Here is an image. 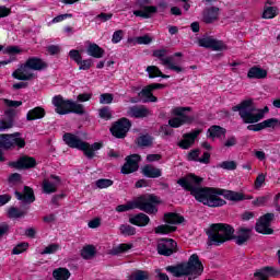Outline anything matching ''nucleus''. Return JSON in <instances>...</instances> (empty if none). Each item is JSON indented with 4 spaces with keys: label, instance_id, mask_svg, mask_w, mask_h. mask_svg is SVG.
Segmentation results:
<instances>
[{
    "label": "nucleus",
    "instance_id": "f257e3e1",
    "mask_svg": "<svg viewBox=\"0 0 280 280\" xmlns=\"http://www.w3.org/2000/svg\"><path fill=\"white\" fill-rule=\"evenodd\" d=\"M203 180L205 179L202 177L190 174L186 177L179 178L177 180V185L183 187L185 191H190V196H194L197 202H201L207 207H224V205H226V200H230L231 202H242V200H246V196H244L242 192L211 187H201L200 185ZM218 196H223L225 200Z\"/></svg>",
    "mask_w": 280,
    "mask_h": 280
},
{
    "label": "nucleus",
    "instance_id": "f03ea898",
    "mask_svg": "<svg viewBox=\"0 0 280 280\" xmlns=\"http://www.w3.org/2000/svg\"><path fill=\"white\" fill-rule=\"evenodd\" d=\"M250 233L253 229L240 228L237 230V235H235V229L226 223H213L206 231L208 235V246H222L225 242L235 241L237 246H244L248 240H250Z\"/></svg>",
    "mask_w": 280,
    "mask_h": 280
},
{
    "label": "nucleus",
    "instance_id": "7ed1b4c3",
    "mask_svg": "<svg viewBox=\"0 0 280 280\" xmlns=\"http://www.w3.org/2000/svg\"><path fill=\"white\" fill-rule=\"evenodd\" d=\"M165 270L173 275V277H188L186 280H195L205 272V266H202L198 254H192L188 261L177 264L176 266H167Z\"/></svg>",
    "mask_w": 280,
    "mask_h": 280
},
{
    "label": "nucleus",
    "instance_id": "20e7f679",
    "mask_svg": "<svg viewBox=\"0 0 280 280\" xmlns=\"http://www.w3.org/2000/svg\"><path fill=\"white\" fill-rule=\"evenodd\" d=\"M155 205H161V198L156 195H144L137 199L135 202H128L127 205H120L116 207L118 213L131 211V209H140L144 213L155 214L159 213V209Z\"/></svg>",
    "mask_w": 280,
    "mask_h": 280
},
{
    "label": "nucleus",
    "instance_id": "39448f33",
    "mask_svg": "<svg viewBox=\"0 0 280 280\" xmlns=\"http://www.w3.org/2000/svg\"><path fill=\"white\" fill-rule=\"evenodd\" d=\"M232 110L238 113L244 124H257V121H261L264 117V110L257 109L253 98L241 102V104L232 107Z\"/></svg>",
    "mask_w": 280,
    "mask_h": 280
},
{
    "label": "nucleus",
    "instance_id": "423d86ee",
    "mask_svg": "<svg viewBox=\"0 0 280 280\" xmlns=\"http://www.w3.org/2000/svg\"><path fill=\"white\" fill-rule=\"evenodd\" d=\"M25 138L21 132L2 133L0 135V148L3 150H11V148H24Z\"/></svg>",
    "mask_w": 280,
    "mask_h": 280
},
{
    "label": "nucleus",
    "instance_id": "0eeeda50",
    "mask_svg": "<svg viewBox=\"0 0 280 280\" xmlns=\"http://www.w3.org/2000/svg\"><path fill=\"white\" fill-rule=\"evenodd\" d=\"M191 110V107H175L173 108V115L177 117L171 118L168 120L170 128H180L185 124H191L194 117L185 115V113Z\"/></svg>",
    "mask_w": 280,
    "mask_h": 280
},
{
    "label": "nucleus",
    "instance_id": "6e6552de",
    "mask_svg": "<svg viewBox=\"0 0 280 280\" xmlns=\"http://www.w3.org/2000/svg\"><path fill=\"white\" fill-rule=\"evenodd\" d=\"M198 45L205 49H212V51H225V49H229L224 42L215 39L213 36L209 35H203L201 38H199Z\"/></svg>",
    "mask_w": 280,
    "mask_h": 280
},
{
    "label": "nucleus",
    "instance_id": "1a4fd4ad",
    "mask_svg": "<svg viewBox=\"0 0 280 280\" xmlns=\"http://www.w3.org/2000/svg\"><path fill=\"white\" fill-rule=\"evenodd\" d=\"M130 128H132V122L128 118H120L118 121L114 122L110 128L113 137L116 139H126Z\"/></svg>",
    "mask_w": 280,
    "mask_h": 280
},
{
    "label": "nucleus",
    "instance_id": "9d476101",
    "mask_svg": "<svg viewBox=\"0 0 280 280\" xmlns=\"http://www.w3.org/2000/svg\"><path fill=\"white\" fill-rule=\"evenodd\" d=\"M178 252V244L172 238H160L158 241V253L164 257H171Z\"/></svg>",
    "mask_w": 280,
    "mask_h": 280
},
{
    "label": "nucleus",
    "instance_id": "9b49d317",
    "mask_svg": "<svg viewBox=\"0 0 280 280\" xmlns=\"http://www.w3.org/2000/svg\"><path fill=\"white\" fill-rule=\"evenodd\" d=\"M272 220H275V213H266L260 217L256 222L255 231L262 235H272V233H275V230L270 228V222H272Z\"/></svg>",
    "mask_w": 280,
    "mask_h": 280
},
{
    "label": "nucleus",
    "instance_id": "f8f14e48",
    "mask_svg": "<svg viewBox=\"0 0 280 280\" xmlns=\"http://www.w3.org/2000/svg\"><path fill=\"white\" fill-rule=\"evenodd\" d=\"M149 3V0H137L136 5H138L140 10L133 11L135 16H140V19H151L152 14H156V7H148Z\"/></svg>",
    "mask_w": 280,
    "mask_h": 280
},
{
    "label": "nucleus",
    "instance_id": "ddd939ff",
    "mask_svg": "<svg viewBox=\"0 0 280 280\" xmlns=\"http://www.w3.org/2000/svg\"><path fill=\"white\" fill-rule=\"evenodd\" d=\"M71 100H65L62 95H56L52 97V105L55 106V113H57V115L71 114Z\"/></svg>",
    "mask_w": 280,
    "mask_h": 280
},
{
    "label": "nucleus",
    "instance_id": "4468645a",
    "mask_svg": "<svg viewBox=\"0 0 280 280\" xmlns=\"http://www.w3.org/2000/svg\"><path fill=\"white\" fill-rule=\"evenodd\" d=\"M66 145H68V148H73L75 150H81L83 152V150H86V148H89V142H84L82 141V139H80V137L71 133V132H66L62 137Z\"/></svg>",
    "mask_w": 280,
    "mask_h": 280
},
{
    "label": "nucleus",
    "instance_id": "2eb2a0df",
    "mask_svg": "<svg viewBox=\"0 0 280 280\" xmlns=\"http://www.w3.org/2000/svg\"><path fill=\"white\" fill-rule=\"evenodd\" d=\"M12 78H14V80L27 82L30 80H34L36 75L34 74V72H32L30 66H27V63L25 62L20 65L18 69L12 72Z\"/></svg>",
    "mask_w": 280,
    "mask_h": 280
},
{
    "label": "nucleus",
    "instance_id": "dca6fc26",
    "mask_svg": "<svg viewBox=\"0 0 280 280\" xmlns=\"http://www.w3.org/2000/svg\"><path fill=\"white\" fill-rule=\"evenodd\" d=\"M156 89H165L164 84L161 83H152L143 88L139 93V97H144L142 100L143 104H148V102H159L156 96L152 95V91H156Z\"/></svg>",
    "mask_w": 280,
    "mask_h": 280
},
{
    "label": "nucleus",
    "instance_id": "f3484780",
    "mask_svg": "<svg viewBox=\"0 0 280 280\" xmlns=\"http://www.w3.org/2000/svg\"><path fill=\"white\" fill-rule=\"evenodd\" d=\"M125 164L122 165L120 173L121 174H133L139 170V161H141V155L131 154L125 159Z\"/></svg>",
    "mask_w": 280,
    "mask_h": 280
},
{
    "label": "nucleus",
    "instance_id": "a211bd4d",
    "mask_svg": "<svg viewBox=\"0 0 280 280\" xmlns=\"http://www.w3.org/2000/svg\"><path fill=\"white\" fill-rule=\"evenodd\" d=\"M9 165L15 170H32L36 167L37 163L36 159L28 155H22L18 159V161L11 162Z\"/></svg>",
    "mask_w": 280,
    "mask_h": 280
},
{
    "label": "nucleus",
    "instance_id": "6ab92c4d",
    "mask_svg": "<svg viewBox=\"0 0 280 280\" xmlns=\"http://www.w3.org/2000/svg\"><path fill=\"white\" fill-rule=\"evenodd\" d=\"M19 115V110L14 108H8L4 110V116L7 118L3 120H0V132H3L5 130H10V128L14 127V117Z\"/></svg>",
    "mask_w": 280,
    "mask_h": 280
},
{
    "label": "nucleus",
    "instance_id": "aec40b11",
    "mask_svg": "<svg viewBox=\"0 0 280 280\" xmlns=\"http://www.w3.org/2000/svg\"><path fill=\"white\" fill-rule=\"evenodd\" d=\"M153 58H159L164 67H171L172 65H176V57H174V55L167 56V49L165 48L154 50Z\"/></svg>",
    "mask_w": 280,
    "mask_h": 280
},
{
    "label": "nucleus",
    "instance_id": "412c9836",
    "mask_svg": "<svg viewBox=\"0 0 280 280\" xmlns=\"http://www.w3.org/2000/svg\"><path fill=\"white\" fill-rule=\"evenodd\" d=\"M15 197L18 200H21L23 205H32L36 200V196H34V189L30 186H24L23 194L15 190Z\"/></svg>",
    "mask_w": 280,
    "mask_h": 280
},
{
    "label": "nucleus",
    "instance_id": "4be33fe9",
    "mask_svg": "<svg viewBox=\"0 0 280 280\" xmlns=\"http://www.w3.org/2000/svg\"><path fill=\"white\" fill-rule=\"evenodd\" d=\"M201 132H202V130L197 129L190 133H185L184 140L179 141L177 143V145L179 148H182V150H189V148H191L192 143L196 142V138L198 137V135H200Z\"/></svg>",
    "mask_w": 280,
    "mask_h": 280
},
{
    "label": "nucleus",
    "instance_id": "5701e85b",
    "mask_svg": "<svg viewBox=\"0 0 280 280\" xmlns=\"http://www.w3.org/2000/svg\"><path fill=\"white\" fill-rule=\"evenodd\" d=\"M50 178L55 182L51 183L47 179H44V182H43V191H44V194H56V191H58V186L61 183L60 177L56 176V175H50Z\"/></svg>",
    "mask_w": 280,
    "mask_h": 280
},
{
    "label": "nucleus",
    "instance_id": "b1692460",
    "mask_svg": "<svg viewBox=\"0 0 280 280\" xmlns=\"http://www.w3.org/2000/svg\"><path fill=\"white\" fill-rule=\"evenodd\" d=\"M127 115L129 117H135L136 119H143V117H149L150 109L145 106H131L129 107Z\"/></svg>",
    "mask_w": 280,
    "mask_h": 280
},
{
    "label": "nucleus",
    "instance_id": "393cba45",
    "mask_svg": "<svg viewBox=\"0 0 280 280\" xmlns=\"http://www.w3.org/2000/svg\"><path fill=\"white\" fill-rule=\"evenodd\" d=\"M26 66L31 68L32 71H43L47 69L48 65L43 59L38 57H30L25 61Z\"/></svg>",
    "mask_w": 280,
    "mask_h": 280
},
{
    "label": "nucleus",
    "instance_id": "a878e982",
    "mask_svg": "<svg viewBox=\"0 0 280 280\" xmlns=\"http://www.w3.org/2000/svg\"><path fill=\"white\" fill-rule=\"evenodd\" d=\"M218 16H220V8L210 7L203 11V23H215L218 21Z\"/></svg>",
    "mask_w": 280,
    "mask_h": 280
},
{
    "label": "nucleus",
    "instance_id": "bb28decb",
    "mask_svg": "<svg viewBox=\"0 0 280 280\" xmlns=\"http://www.w3.org/2000/svg\"><path fill=\"white\" fill-rule=\"evenodd\" d=\"M249 80H265L268 78V70L254 66L247 72Z\"/></svg>",
    "mask_w": 280,
    "mask_h": 280
},
{
    "label": "nucleus",
    "instance_id": "cd10ccee",
    "mask_svg": "<svg viewBox=\"0 0 280 280\" xmlns=\"http://www.w3.org/2000/svg\"><path fill=\"white\" fill-rule=\"evenodd\" d=\"M130 224H135V226H148L150 224V217L148 214L140 212L135 217L129 218Z\"/></svg>",
    "mask_w": 280,
    "mask_h": 280
},
{
    "label": "nucleus",
    "instance_id": "c85d7f7f",
    "mask_svg": "<svg viewBox=\"0 0 280 280\" xmlns=\"http://www.w3.org/2000/svg\"><path fill=\"white\" fill-rule=\"evenodd\" d=\"M142 174L147 178H161L162 176L161 168H156L150 164H147L142 167Z\"/></svg>",
    "mask_w": 280,
    "mask_h": 280
},
{
    "label": "nucleus",
    "instance_id": "c756f323",
    "mask_svg": "<svg viewBox=\"0 0 280 280\" xmlns=\"http://www.w3.org/2000/svg\"><path fill=\"white\" fill-rule=\"evenodd\" d=\"M224 135H226V129L218 125L211 126L207 131L208 139H220Z\"/></svg>",
    "mask_w": 280,
    "mask_h": 280
},
{
    "label": "nucleus",
    "instance_id": "7c9ffc66",
    "mask_svg": "<svg viewBox=\"0 0 280 280\" xmlns=\"http://www.w3.org/2000/svg\"><path fill=\"white\" fill-rule=\"evenodd\" d=\"M88 56H92V58H104V49L100 47V45L95 43H90L86 49Z\"/></svg>",
    "mask_w": 280,
    "mask_h": 280
},
{
    "label": "nucleus",
    "instance_id": "2f4dec72",
    "mask_svg": "<svg viewBox=\"0 0 280 280\" xmlns=\"http://www.w3.org/2000/svg\"><path fill=\"white\" fill-rule=\"evenodd\" d=\"M164 221L166 224H183L185 222V217L178 213L167 212L164 214Z\"/></svg>",
    "mask_w": 280,
    "mask_h": 280
},
{
    "label": "nucleus",
    "instance_id": "473e14b6",
    "mask_svg": "<svg viewBox=\"0 0 280 280\" xmlns=\"http://www.w3.org/2000/svg\"><path fill=\"white\" fill-rule=\"evenodd\" d=\"M43 117H45V108H43V107H35V108L31 109L26 115L27 121L43 119Z\"/></svg>",
    "mask_w": 280,
    "mask_h": 280
},
{
    "label": "nucleus",
    "instance_id": "72a5a7b5",
    "mask_svg": "<svg viewBox=\"0 0 280 280\" xmlns=\"http://www.w3.org/2000/svg\"><path fill=\"white\" fill-rule=\"evenodd\" d=\"M153 141H154V138H152V136L142 135L137 138L136 143L138 148H152Z\"/></svg>",
    "mask_w": 280,
    "mask_h": 280
},
{
    "label": "nucleus",
    "instance_id": "f704fd0d",
    "mask_svg": "<svg viewBox=\"0 0 280 280\" xmlns=\"http://www.w3.org/2000/svg\"><path fill=\"white\" fill-rule=\"evenodd\" d=\"M103 144L100 142H94L92 145L88 143L86 150H83L84 155L86 159H94L95 158V152L97 150H102Z\"/></svg>",
    "mask_w": 280,
    "mask_h": 280
},
{
    "label": "nucleus",
    "instance_id": "c9c22d12",
    "mask_svg": "<svg viewBox=\"0 0 280 280\" xmlns=\"http://www.w3.org/2000/svg\"><path fill=\"white\" fill-rule=\"evenodd\" d=\"M52 277L56 280H69V277H71V272L67 268H58L52 271Z\"/></svg>",
    "mask_w": 280,
    "mask_h": 280
},
{
    "label": "nucleus",
    "instance_id": "e433bc0d",
    "mask_svg": "<svg viewBox=\"0 0 280 280\" xmlns=\"http://www.w3.org/2000/svg\"><path fill=\"white\" fill-rule=\"evenodd\" d=\"M147 72L149 73L150 79L163 78L165 80V79L170 78V75L163 74V72H161V69H159V67H156V66L147 67Z\"/></svg>",
    "mask_w": 280,
    "mask_h": 280
},
{
    "label": "nucleus",
    "instance_id": "4c0bfd02",
    "mask_svg": "<svg viewBox=\"0 0 280 280\" xmlns=\"http://www.w3.org/2000/svg\"><path fill=\"white\" fill-rule=\"evenodd\" d=\"M132 248V245L129 244H119L117 246H114L112 249H109L108 255H121V253H126Z\"/></svg>",
    "mask_w": 280,
    "mask_h": 280
},
{
    "label": "nucleus",
    "instance_id": "58836bf2",
    "mask_svg": "<svg viewBox=\"0 0 280 280\" xmlns=\"http://www.w3.org/2000/svg\"><path fill=\"white\" fill-rule=\"evenodd\" d=\"M128 43H133V45H150V43H152V37H150V35H143L136 38H129Z\"/></svg>",
    "mask_w": 280,
    "mask_h": 280
},
{
    "label": "nucleus",
    "instance_id": "ea45409f",
    "mask_svg": "<svg viewBox=\"0 0 280 280\" xmlns=\"http://www.w3.org/2000/svg\"><path fill=\"white\" fill-rule=\"evenodd\" d=\"M148 279H150V273L143 270H136L128 277V280H148Z\"/></svg>",
    "mask_w": 280,
    "mask_h": 280
},
{
    "label": "nucleus",
    "instance_id": "a19ab883",
    "mask_svg": "<svg viewBox=\"0 0 280 280\" xmlns=\"http://www.w3.org/2000/svg\"><path fill=\"white\" fill-rule=\"evenodd\" d=\"M81 257L83 259H93V257H95V246L86 245L85 247H83V249L81 250Z\"/></svg>",
    "mask_w": 280,
    "mask_h": 280
},
{
    "label": "nucleus",
    "instance_id": "79ce46f5",
    "mask_svg": "<svg viewBox=\"0 0 280 280\" xmlns=\"http://www.w3.org/2000/svg\"><path fill=\"white\" fill-rule=\"evenodd\" d=\"M0 51H2V54H8L9 56H16L23 52L19 46H8L7 48H3V45H0Z\"/></svg>",
    "mask_w": 280,
    "mask_h": 280
},
{
    "label": "nucleus",
    "instance_id": "37998d69",
    "mask_svg": "<svg viewBox=\"0 0 280 280\" xmlns=\"http://www.w3.org/2000/svg\"><path fill=\"white\" fill-rule=\"evenodd\" d=\"M176 226H171L167 224H162L155 228V233L161 235H167V233H174Z\"/></svg>",
    "mask_w": 280,
    "mask_h": 280
},
{
    "label": "nucleus",
    "instance_id": "c03bdc74",
    "mask_svg": "<svg viewBox=\"0 0 280 280\" xmlns=\"http://www.w3.org/2000/svg\"><path fill=\"white\" fill-rule=\"evenodd\" d=\"M70 113H74V115H84L86 112L84 110V105L72 101L70 104Z\"/></svg>",
    "mask_w": 280,
    "mask_h": 280
},
{
    "label": "nucleus",
    "instance_id": "a18cd8bd",
    "mask_svg": "<svg viewBox=\"0 0 280 280\" xmlns=\"http://www.w3.org/2000/svg\"><path fill=\"white\" fill-rule=\"evenodd\" d=\"M98 116L101 117V119H105L106 121H108V119H113V112L110 110V107L105 106L98 109Z\"/></svg>",
    "mask_w": 280,
    "mask_h": 280
},
{
    "label": "nucleus",
    "instance_id": "49530a36",
    "mask_svg": "<svg viewBox=\"0 0 280 280\" xmlns=\"http://www.w3.org/2000/svg\"><path fill=\"white\" fill-rule=\"evenodd\" d=\"M277 16V8L276 7H265L262 12V19H275Z\"/></svg>",
    "mask_w": 280,
    "mask_h": 280
},
{
    "label": "nucleus",
    "instance_id": "de8ad7c7",
    "mask_svg": "<svg viewBox=\"0 0 280 280\" xmlns=\"http://www.w3.org/2000/svg\"><path fill=\"white\" fill-rule=\"evenodd\" d=\"M120 233L122 235H136L137 234V229L135 226L128 225V224H121L120 225Z\"/></svg>",
    "mask_w": 280,
    "mask_h": 280
},
{
    "label": "nucleus",
    "instance_id": "09e8293b",
    "mask_svg": "<svg viewBox=\"0 0 280 280\" xmlns=\"http://www.w3.org/2000/svg\"><path fill=\"white\" fill-rule=\"evenodd\" d=\"M60 249L59 244H50L47 247L44 248L43 252H40V255H54V253H57V250Z\"/></svg>",
    "mask_w": 280,
    "mask_h": 280
},
{
    "label": "nucleus",
    "instance_id": "8fccbe9b",
    "mask_svg": "<svg viewBox=\"0 0 280 280\" xmlns=\"http://www.w3.org/2000/svg\"><path fill=\"white\" fill-rule=\"evenodd\" d=\"M95 185L98 189H106L107 187H112L113 179L101 178L95 182Z\"/></svg>",
    "mask_w": 280,
    "mask_h": 280
},
{
    "label": "nucleus",
    "instance_id": "3c124183",
    "mask_svg": "<svg viewBox=\"0 0 280 280\" xmlns=\"http://www.w3.org/2000/svg\"><path fill=\"white\" fill-rule=\"evenodd\" d=\"M8 213H9V218L16 219V218H23V215H25L26 212L19 210V208L11 207Z\"/></svg>",
    "mask_w": 280,
    "mask_h": 280
},
{
    "label": "nucleus",
    "instance_id": "603ef678",
    "mask_svg": "<svg viewBox=\"0 0 280 280\" xmlns=\"http://www.w3.org/2000/svg\"><path fill=\"white\" fill-rule=\"evenodd\" d=\"M219 167H221L222 170L233 171L237 170V163H235V161H224L219 164Z\"/></svg>",
    "mask_w": 280,
    "mask_h": 280
},
{
    "label": "nucleus",
    "instance_id": "864d4df0",
    "mask_svg": "<svg viewBox=\"0 0 280 280\" xmlns=\"http://www.w3.org/2000/svg\"><path fill=\"white\" fill-rule=\"evenodd\" d=\"M30 246L28 243H20L12 249V255H21V253H25L27 247Z\"/></svg>",
    "mask_w": 280,
    "mask_h": 280
},
{
    "label": "nucleus",
    "instance_id": "5fc2aeb1",
    "mask_svg": "<svg viewBox=\"0 0 280 280\" xmlns=\"http://www.w3.org/2000/svg\"><path fill=\"white\" fill-rule=\"evenodd\" d=\"M265 128H277V126H280L279 118H269L267 120L262 121Z\"/></svg>",
    "mask_w": 280,
    "mask_h": 280
},
{
    "label": "nucleus",
    "instance_id": "6e6d98bb",
    "mask_svg": "<svg viewBox=\"0 0 280 280\" xmlns=\"http://www.w3.org/2000/svg\"><path fill=\"white\" fill-rule=\"evenodd\" d=\"M115 96L110 93H103L100 96V104H113Z\"/></svg>",
    "mask_w": 280,
    "mask_h": 280
},
{
    "label": "nucleus",
    "instance_id": "4d7b16f0",
    "mask_svg": "<svg viewBox=\"0 0 280 280\" xmlns=\"http://www.w3.org/2000/svg\"><path fill=\"white\" fill-rule=\"evenodd\" d=\"M3 102H4V105L8 106L9 108H19V106H23L22 101H12L9 98H4Z\"/></svg>",
    "mask_w": 280,
    "mask_h": 280
},
{
    "label": "nucleus",
    "instance_id": "13d9d810",
    "mask_svg": "<svg viewBox=\"0 0 280 280\" xmlns=\"http://www.w3.org/2000/svg\"><path fill=\"white\" fill-rule=\"evenodd\" d=\"M122 38L124 32L121 30L115 31L112 36V43H114V45H117V43H121Z\"/></svg>",
    "mask_w": 280,
    "mask_h": 280
},
{
    "label": "nucleus",
    "instance_id": "bf43d9fd",
    "mask_svg": "<svg viewBox=\"0 0 280 280\" xmlns=\"http://www.w3.org/2000/svg\"><path fill=\"white\" fill-rule=\"evenodd\" d=\"M78 65H80L79 67L80 71H89V69H91L93 65V61L91 59H85V60L81 59V62H79Z\"/></svg>",
    "mask_w": 280,
    "mask_h": 280
},
{
    "label": "nucleus",
    "instance_id": "052dcab7",
    "mask_svg": "<svg viewBox=\"0 0 280 280\" xmlns=\"http://www.w3.org/2000/svg\"><path fill=\"white\" fill-rule=\"evenodd\" d=\"M270 200V196H262L258 197L256 200H254L252 203L254 207H264Z\"/></svg>",
    "mask_w": 280,
    "mask_h": 280
},
{
    "label": "nucleus",
    "instance_id": "680f3d73",
    "mask_svg": "<svg viewBox=\"0 0 280 280\" xmlns=\"http://www.w3.org/2000/svg\"><path fill=\"white\" fill-rule=\"evenodd\" d=\"M46 50L50 56H57V54H60V46L49 45L46 47Z\"/></svg>",
    "mask_w": 280,
    "mask_h": 280
},
{
    "label": "nucleus",
    "instance_id": "e2e57ef3",
    "mask_svg": "<svg viewBox=\"0 0 280 280\" xmlns=\"http://www.w3.org/2000/svg\"><path fill=\"white\" fill-rule=\"evenodd\" d=\"M199 156H200V150L195 149L188 153V161H197L198 163V161L200 160Z\"/></svg>",
    "mask_w": 280,
    "mask_h": 280
},
{
    "label": "nucleus",
    "instance_id": "0e129e2a",
    "mask_svg": "<svg viewBox=\"0 0 280 280\" xmlns=\"http://www.w3.org/2000/svg\"><path fill=\"white\" fill-rule=\"evenodd\" d=\"M69 56H70L71 60H74V62H77V65L79 62H81L82 55H80V51H78L75 49L70 50Z\"/></svg>",
    "mask_w": 280,
    "mask_h": 280
},
{
    "label": "nucleus",
    "instance_id": "69168bd1",
    "mask_svg": "<svg viewBox=\"0 0 280 280\" xmlns=\"http://www.w3.org/2000/svg\"><path fill=\"white\" fill-rule=\"evenodd\" d=\"M96 21H102V23H106V21H110L113 19V13H100L95 16Z\"/></svg>",
    "mask_w": 280,
    "mask_h": 280
},
{
    "label": "nucleus",
    "instance_id": "338daca9",
    "mask_svg": "<svg viewBox=\"0 0 280 280\" xmlns=\"http://www.w3.org/2000/svg\"><path fill=\"white\" fill-rule=\"evenodd\" d=\"M264 129H266L264 122L247 126V130H252L253 132H259V130H264Z\"/></svg>",
    "mask_w": 280,
    "mask_h": 280
},
{
    "label": "nucleus",
    "instance_id": "774afa93",
    "mask_svg": "<svg viewBox=\"0 0 280 280\" xmlns=\"http://www.w3.org/2000/svg\"><path fill=\"white\" fill-rule=\"evenodd\" d=\"M10 233V225L8 223L0 224V240L4 235H8Z\"/></svg>",
    "mask_w": 280,
    "mask_h": 280
}]
</instances>
